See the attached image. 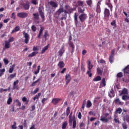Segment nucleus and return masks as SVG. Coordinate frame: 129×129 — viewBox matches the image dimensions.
I'll use <instances>...</instances> for the list:
<instances>
[{"label": "nucleus", "instance_id": "f257e3e1", "mask_svg": "<svg viewBox=\"0 0 129 129\" xmlns=\"http://www.w3.org/2000/svg\"><path fill=\"white\" fill-rule=\"evenodd\" d=\"M64 9L63 8H60L56 12V13L54 15V17L58 19L59 18V16L62 13H64L66 15L67 14H69V15H70V14H72L73 13V11H74V8H72L71 7H70L69 5H66L64 6Z\"/></svg>", "mask_w": 129, "mask_h": 129}, {"label": "nucleus", "instance_id": "f03ea898", "mask_svg": "<svg viewBox=\"0 0 129 129\" xmlns=\"http://www.w3.org/2000/svg\"><path fill=\"white\" fill-rule=\"evenodd\" d=\"M109 115V114L108 113H104L103 115L101 116L100 120L102 122H108V119H111V117H109L108 118H107V116H108Z\"/></svg>", "mask_w": 129, "mask_h": 129}, {"label": "nucleus", "instance_id": "7ed1b4c3", "mask_svg": "<svg viewBox=\"0 0 129 129\" xmlns=\"http://www.w3.org/2000/svg\"><path fill=\"white\" fill-rule=\"evenodd\" d=\"M20 8L25 11L30 10V2L27 1L26 3H21L20 5Z\"/></svg>", "mask_w": 129, "mask_h": 129}, {"label": "nucleus", "instance_id": "20e7f679", "mask_svg": "<svg viewBox=\"0 0 129 129\" xmlns=\"http://www.w3.org/2000/svg\"><path fill=\"white\" fill-rule=\"evenodd\" d=\"M38 12L39 13V15L42 19V22L45 21V14L44 13V8L42 7H39Z\"/></svg>", "mask_w": 129, "mask_h": 129}, {"label": "nucleus", "instance_id": "39448f33", "mask_svg": "<svg viewBox=\"0 0 129 129\" xmlns=\"http://www.w3.org/2000/svg\"><path fill=\"white\" fill-rule=\"evenodd\" d=\"M87 68L88 70L87 71L86 74L91 73V69L93 68V64L91 63V61L90 60H88L87 61Z\"/></svg>", "mask_w": 129, "mask_h": 129}, {"label": "nucleus", "instance_id": "423d86ee", "mask_svg": "<svg viewBox=\"0 0 129 129\" xmlns=\"http://www.w3.org/2000/svg\"><path fill=\"white\" fill-rule=\"evenodd\" d=\"M79 19L81 23H83L85 22V21L86 20V19H87V14L85 13L81 14L79 16Z\"/></svg>", "mask_w": 129, "mask_h": 129}, {"label": "nucleus", "instance_id": "0eeeda50", "mask_svg": "<svg viewBox=\"0 0 129 129\" xmlns=\"http://www.w3.org/2000/svg\"><path fill=\"white\" fill-rule=\"evenodd\" d=\"M23 35L25 38L24 43L25 44H28L29 41H30V36L28 33H26V31L23 32Z\"/></svg>", "mask_w": 129, "mask_h": 129}, {"label": "nucleus", "instance_id": "6e6552de", "mask_svg": "<svg viewBox=\"0 0 129 129\" xmlns=\"http://www.w3.org/2000/svg\"><path fill=\"white\" fill-rule=\"evenodd\" d=\"M17 17L20 19H25L28 17V13L26 12H20L17 14Z\"/></svg>", "mask_w": 129, "mask_h": 129}, {"label": "nucleus", "instance_id": "1a4fd4ad", "mask_svg": "<svg viewBox=\"0 0 129 129\" xmlns=\"http://www.w3.org/2000/svg\"><path fill=\"white\" fill-rule=\"evenodd\" d=\"M114 103L115 104H117V105H123V102H122L119 98L117 97L113 101Z\"/></svg>", "mask_w": 129, "mask_h": 129}, {"label": "nucleus", "instance_id": "9d476101", "mask_svg": "<svg viewBox=\"0 0 129 129\" xmlns=\"http://www.w3.org/2000/svg\"><path fill=\"white\" fill-rule=\"evenodd\" d=\"M128 91L127 89L124 88L122 90L119 91V96H121V95H123L124 94H127Z\"/></svg>", "mask_w": 129, "mask_h": 129}, {"label": "nucleus", "instance_id": "9b49d317", "mask_svg": "<svg viewBox=\"0 0 129 129\" xmlns=\"http://www.w3.org/2000/svg\"><path fill=\"white\" fill-rule=\"evenodd\" d=\"M48 38H50V35H49L48 31L46 30L42 36V39H44L45 41H47L48 40Z\"/></svg>", "mask_w": 129, "mask_h": 129}, {"label": "nucleus", "instance_id": "f8f14e48", "mask_svg": "<svg viewBox=\"0 0 129 129\" xmlns=\"http://www.w3.org/2000/svg\"><path fill=\"white\" fill-rule=\"evenodd\" d=\"M104 15L105 18H109V16H110V12L109 11V10L107 8H105Z\"/></svg>", "mask_w": 129, "mask_h": 129}, {"label": "nucleus", "instance_id": "ddd939ff", "mask_svg": "<svg viewBox=\"0 0 129 129\" xmlns=\"http://www.w3.org/2000/svg\"><path fill=\"white\" fill-rule=\"evenodd\" d=\"M100 5H101V2L99 1L97 5V7L96 9V11L97 14H100L101 13V9H100Z\"/></svg>", "mask_w": 129, "mask_h": 129}, {"label": "nucleus", "instance_id": "4468645a", "mask_svg": "<svg viewBox=\"0 0 129 129\" xmlns=\"http://www.w3.org/2000/svg\"><path fill=\"white\" fill-rule=\"evenodd\" d=\"M44 30H45V27H44V26H41L39 33L37 35L38 39H41V36H42V34H43V31H44Z\"/></svg>", "mask_w": 129, "mask_h": 129}, {"label": "nucleus", "instance_id": "2eb2a0df", "mask_svg": "<svg viewBox=\"0 0 129 129\" xmlns=\"http://www.w3.org/2000/svg\"><path fill=\"white\" fill-rule=\"evenodd\" d=\"M60 101H61V99L59 98H53L51 102L53 103V104H54V105H56Z\"/></svg>", "mask_w": 129, "mask_h": 129}, {"label": "nucleus", "instance_id": "dca6fc26", "mask_svg": "<svg viewBox=\"0 0 129 129\" xmlns=\"http://www.w3.org/2000/svg\"><path fill=\"white\" fill-rule=\"evenodd\" d=\"M113 118V121H114L115 123H118L119 124L120 121L119 118H118V116L117 115V114H114Z\"/></svg>", "mask_w": 129, "mask_h": 129}, {"label": "nucleus", "instance_id": "f3484780", "mask_svg": "<svg viewBox=\"0 0 129 129\" xmlns=\"http://www.w3.org/2000/svg\"><path fill=\"white\" fill-rule=\"evenodd\" d=\"M64 52H65V49H64V46H62L61 48L58 52V56H60V57H62Z\"/></svg>", "mask_w": 129, "mask_h": 129}, {"label": "nucleus", "instance_id": "a211bd4d", "mask_svg": "<svg viewBox=\"0 0 129 129\" xmlns=\"http://www.w3.org/2000/svg\"><path fill=\"white\" fill-rule=\"evenodd\" d=\"M66 84H68L71 81V76L69 74L66 75Z\"/></svg>", "mask_w": 129, "mask_h": 129}, {"label": "nucleus", "instance_id": "6ab92c4d", "mask_svg": "<svg viewBox=\"0 0 129 129\" xmlns=\"http://www.w3.org/2000/svg\"><path fill=\"white\" fill-rule=\"evenodd\" d=\"M75 24L76 26H77L78 24V15H77V13H75L74 16Z\"/></svg>", "mask_w": 129, "mask_h": 129}, {"label": "nucleus", "instance_id": "aec40b11", "mask_svg": "<svg viewBox=\"0 0 129 129\" xmlns=\"http://www.w3.org/2000/svg\"><path fill=\"white\" fill-rule=\"evenodd\" d=\"M49 4L51 6L52 8H58V4L54 2V1H50L49 2Z\"/></svg>", "mask_w": 129, "mask_h": 129}, {"label": "nucleus", "instance_id": "412c9836", "mask_svg": "<svg viewBox=\"0 0 129 129\" xmlns=\"http://www.w3.org/2000/svg\"><path fill=\"white\" fill-rule=\"evenodd\" d=\"M19 80H17L13 83V89H18V85L19 84Z\"/></svg>", "mask_w": 129, "mask_h": 129}, {"label": "nucleus", "instance_id": "4be33fe9", "mask_svg": "<svg viewBox=\"0 0 129 129\" xmlns=\"http://www.w3.org/2000/svg\"><path fill=\"white\" fill-rule=\"evenodd\" d=\"M17 76V73H14V74H11L7 78L8 80H9L10 81H11V80H12V79H14V78H15V77H16Z\"/></svg>", "mask_w": 129, "mask_h": 129}, {"label": "nucleus", "instance_id": "5701e85b", "mask_svg": "<svg viewBox=\"0 0 129 129\" xmlns=\"http://www.w3.org/2000/svg\"><path fill=\"white\" fill-rule=\"evenodd\" d=\"M21 30V28H20V26H16L15 28L14 29V30H12L11 33L14 34V33H16V32H19Z\"/></svg>", "mask_w": 129, "mask_h": 129}, {"label": "nucleus", "instance_id": "b1692460", "mask_svg": "<svg viewBox=\"0 0 129 129\" xmlns=\"http://www.w3.org/2000/svg\"><path fill=\"white\" fill-rule=\"evenodd\" d=\"M58 66L59 69H62V68H64L65 66V63L63 61H60L58 63Z\"/></svg>", "mask_w": 129, "mask_h": 129}, {"label": "nucleus", "instance_id": "393cba45", "mask_svg": "<svg viewBox=\"0 0 129 129\" xmlns=\"http://www.w3.org/2000/svg\"><path fill=\"white\" fill-rule=\"evenodd\" d=\"M115 94H114V91L113 90V89L111 88L110 92H109V97H114Z\"/></svg>", "mask_w": 129, "mask_h": 129}, {"label": "nucleus", "instance_id": "a878e982", "mask_svg": "<svg viewBox=\"0 0 129 129\" xmlns=\"http://www.w3.org/2000/svg\"><path fill=\"white\" fill-rule=\"evenodd\" d=\"M121 112H122V109H121V108H118L117 109H116L114 113L115 114H120V113H121Z\"/></svg>", "mask_w": 129, "mask_h": 129}, {"label": "nucleus", "instance_id": "bb28decb", "mask_svg": "<svg viewBox=\"0 0 129 129\" xmlns=\"http://www.w3.org/2000/svg\"><path fill=\"white\" fill-rule=\"evenodd\" d=\"M37 54H38V51H34L31 53L29 54L28 55V58H32V57H34V56H36Z\"/></svg>", "mask_w": 129, "mask_h": 129}, {"label": "nucleus", "instance_id": "cd10ccee", "mask_svg": "<svg viewBox=\"0 0 129 129\" xmlns=\"http://www.w3.org/2000/svg\"><path fill=\"white\" fill-rule=\"evenodd\" d=\"M11 48V44L8 41H5V49H10Z\"/></svg>", "mask_w": 129, "mask_h": 129}, {"label": "nucleus", "instance_id": "c85d7f7f", "mask_svg": "<svg viewBox=\"0 0 129 129\" xmlns=\"http://www.w3.org/2000/svg\"><path fill=\"white\" fill-rule=\"evenodd\" d=\"M48 49H49V45H48L45 46L42 49V50L41 51V54H44L45 53V52H46V51H47V50H48Z\"/></svg>", "mask_w": 129, "mask_h": 129}, {"label": "nucleus", "instance_id": "c756f323", "mask_svg": "<svg viewBox=\"0 0 129 129\" xmlns=\"http://www.w3.org/2000/svg\"><path fill=\"white\" fill-rule=\"evenodd\" d=\"M86 4H87V6H88V7H90V8H91V7H92L93 2L92 0H87L86 1Z\"/></svg>", "mask_w": 129, "mask_h": 129}, {"label": "nucleus", "instance_id": "7c9ffc66", "mask_svg": "<svg viewBox=\"0 0 129 129\" xmlns=\"http://www.w3.org/2000/svg\"><path fill=\"white\" fill-rule=\"evenodd\" d=\"M15 66H16V64H14L12 66L10 67L9 70V72L10 73H13V72H14V69Z\"/></svg>", "mask_w": 129, "mask_h": 129}, {"label": "nucleus", "instance_id": "2f4dec72", "mask_svg": "<svg viewBox=\"0 0 129 129\" xmlns=\"http://www.w3.org/2000/svg\"><path fill=\"white\" fill-rule=\"evenodd\" d=\"M69 45L70 47H71L72 49V53H73L74 52V49H75V46H74V44L73 43V42H70Z\"/></svg>", "mask_w": 129, "mask_h": 129}, {"label": "nucleus", "instance_id": "473e14b6", "mask_svg": "<svg viewBox=\"0 0 129 129\" xmlns=\"http://www.w3.org/2000/svg\"><path fill=\"white\" fill-rule=\"evenodd\" d=\"M92 106V103H91V101H90V100H88L87 105H86V107L87 108H89L91 107Z\"/></svg>", "mask_w": 129, "mask_h": 129}, {"label": "nucleus", "instance_id": "72a5a7b5", "mask_svg": "<svg viewBox=\"0 0 129 129\" xmlns=\"http://www.w3.org/2000/svg\"><path fill=\"white\" fill-rule=\"evenodd\" d=\"M100 80H101V77L99 76H98L93 79V81H100Z\"/></svg>", "mask_w": 129, "mask_h": 129}, {"label": "nucleus", "instance_id": "f704fd0d", "mask_svg": "<svg viewBox=\"0 0 129 129\" xmlns=\"http://www.w3.org/2000/svg\"><path fill=\"white\" fill-rule=\"evenodd\" d=\"M34 20H39V13H34L33 14Z\"/></svg>", "mask_w": 129, "mask_h": 129}, {"label": "nucleus", "instance_id": "c9c22d12", "mask_svg": "<svg viewBox=\"0 0 129 129\" xmlns=\"http://www.w3.org/2000/svg\"><path fill=\"white\" fill-rule=\"evenodd\" d=\"M84 4V2L79 1L77 2V5L79 7H82L83 8V5Z\"/></svg>", "mask_w": 129, "mask_h": 129}, {"label": "nucleus", "instance_id": "e433bc0d", "mask_svg": "<svg viewBox=\"0 0 129 129\" xmlns=\"http://www.w3.org/2000/svg\"><path fill=\"white\" fill-rule=\"evenodd\" d=\"M78 12L80 14H83L84 11H85V9L84 8H81V7L78 8Z\"/></svg>", "mask_w": 129, "mask_h": 129}, {"label": "nucleus", "instance_id": "4c0bfd02", "mask_svg": "<svg viewBox=\"0 0 129 129\" xmlns=\"http://www.w3.org/2000/svg\"><path fill=\"white\" fill-rule=\"evenodd\" d=\"M67 125H68L67 121H64L62 124V129H66V127H67Z\"/></svg>", "mask_w": 129, "mask_h": 129}, {"label": "nucleus", "instance_id": "58836bf2", "mask_svg": "<svg viewBox=\"0 0 129 129\" xmlns=\"http://www.w3.org/2000/svg\"><path fill=\"white\" fill-rule=\"evenodd\" d=\"M121 126L123 129H127V124H126V122H124L122 123Z\"/></svg>", "mask_w": 129, "mask_h": 129}, {"label": "nucleus", "instance_id": "ea45409f", "mask_svg": "<svg viewBox=\"0 0 129 129\" xmlns=\"http://www.w3.org/2000/svg\"><path fill=\"white\" fill-rule=\"evenodd\" d=\"M97 72L99 75H102V73L103 71L101 70V69L99 68L97 69Z\"/></svg>", "mask_w": 129, "mask_h": 129}, {"label": "nucleus", "instance_id": "a19ab883", "mask_svg": "<svg viewBox=\"0 0 129 129\" xmlns=\"http://www.w3.org/2000/svg\"><path fill=\"white\" fill-rule=\"evenodd\" d=\"M102 84V86L104 87L106 85V82H105V78H103L101 82V85Z\"/></svg>", "mask_w": 129, "mask_h": 129}, {"label": "nucleus", "instance_id": "79ce46f5", "mask_svg": "<svg viewBox=\"0 0 129 129\" xmlns=\"http://www.w3.org/2000/svg\"><path fill=\"white\" fill-rule=\"evenodd\" d=\"M40 96H41V93H38V95H35V96L33 98V100L35 101L36 99H39Z\"/></svg>", "mask_w": 129, "mask_h": 129}, {"label": "nucleus", "instance_id": "37998d69", "mask_svg": "<svg viewBox=\"0 0 129 129\" xmlns=\"http://www.w3.org/2000/svg\"><path fill=\"white\" fill-rule=\"evenodd\" d=\"M129 96H127L126 95H124L122 96V100H124L125 101H126L127 99H128Z\"/></svg>", "mask_w": 129, "mask_h": 129}, {"label": "nucleus", "instance_id": "c03bdc74", "mask_svg": "<svg viewBox=\"0 0 129 129\" xmlns=\"http://www.w3.org/2000/svg\"><path fill=\"white\" fill-rule=\"evenodd\" d=\"M107 6H108V8H109L111 12H112V4L110 3V2H108L106 3Z\"/></svg>", "mask_w": 129, "mask_h": 129}, {"label": "nucleus", "instance_id": "a18cd8bd", "mask_svg": "<svg viewBox=\"0 0 129 129\" xmlns=\"http://www.w3.org/2000/svg\"><path fill=\"white\" fill-rule=\"evenodd\" d=\"M41 69V66H37V70L34 72V74L37 75L40 72V70Z\"/></svg>", "mask_w": 129, "mask_h": 129}, {"label": "nucleus", "instance_id": "49530a36", "mask_svg": "<svg viewBox=\"0 0 129 129\" xmlns=\"http://www.w3.org/2000/svg\"><path fill=\"white\" fill-rule=\"evenodd\" d=\"M6 72V69H0V77H2V76Z\"/></svg>", "mask_w": 129, "mask_h": 129}, {"label": "nucleus", "instance_id": "de8ad7c7", "mask_svg": "<svg viewBox=\"0 0 129 129\" xmlns=\"http://www.w3.org/2000/svg\"><path fill=\"white\" fill-rule=\"evenodd\" d=\"M13 102V99L12 97H9L7 100V104L10 105Z\"/></svg>", "mask_w": 129, "mask_h": 129}, {"label": "nucleus", "instance_id": "09e8293b", "mask_svg": "<svg viewBox=\"0 0 129 129\" xmlns=\"http://www.w3.org/2000/svg\"><path fill=\"white\" fill-rule=\"evenodd\" d=\"M39 81H40V79H38L36 81L33 82L31 84V86H35Z\"/></svg>", "mask_w": 129, "mask_h": 129}, {"label": "nucleus", "instance_id": "8fccbe9b", "mask_svg": "<svg viewBox=\"0 0 129 129\" xmlns=\"http://www.w3.org/2000/svg\"><path fill=\"white\" fill-rule=\"evenodd\" d=\"M123 70H124V73L128 74L129 73V67H128V66L126 67L125 68H124Z\"/></svg>", "mask_w": 129, "mask_h": 129}, {"label": "nucleus", "instance_id": "3c124183", "mask_svg": "<svg viewBox=\"0 0 129 129\" xmlns=\"http://www.w3.org/2000/svg\"><path fill=\"white\" fill-rule=\"evenodd\" d=\"M70 114V107H68L66 110V114L67 116Z\"/></svg>", "mask_w": 129, "mask_h": 129}, {"label": "nucleus", "instance_id": "603ef678", "mask_svg": "<svg viewBox=\"0 0 129 129\" xmlns=\"http://www.w3.org/2000/svg\"><path fill=\"white\" fill-rule=\"evenodd\" d=\"M31 30L33 32H36L37 31V27L35 25H32L31 26Z\"/></svg>", "mask_w": 129, "mask_h": 129}, {"label": "nucleus", "instance_id": "864d4df0", "mask_svg": "<svg viewBox=\"0 0 129 129\" xmlns=\"http://www.w3.org/2000/svg\"><path fill=\"white\" fill-rule=\"evenodd\" d=\"M11 127L12 129H17V122L16 121H14V124L12 125Z\"/></svg>", "mask_w": 129, "mask_h": 129}, {"label": "nucleus", "instance_id": "5fc2aeb1", "mask_svg": "<svg viewBox=\"0 0 129 129\" xmlns=\"http://www.w3.org/2000/svg\"><path fill=\"white\" fill-rule=\"evenodd\" d=\"M109 60L110 63H112L113 62V56L110 55L109 57Z\"/></svg>", "mask_w": 129, "mask_h": 129}, {"label": "nucleus", "instance_id": "6e6d98bb", "mask_svg": "<svg viewBox=\"0 0 129 129\" xmlns=\"http://www.w3.org/2000/svg\"><path fill=\"white\" fill-rule=\"evenodd\" d=\"M77 124V123L76 122V120H74L73 122V128H75V127H76Z\"/></svg>", "mask_w": 129, "mask_h": 129}, {"label": "nucleus", "instance_id": "4d7b16f0", "mask_svg": "<svg viewBox=\"0 0 129 129\" xmlns=\"http://www.w3.org/2000/svg\"><path fill=\"white\" fill-rule=\"evenodd\" d=\"M122 76H123V75H122V73L121 72L118 73L117 74V77H118V78H121Z\"/></svg>", "mask_w": 129, "mask_h": 129}, {"label": "nucleus", "instance_id": "13d9d810", "mask_svg": "<svg viewBox=\"0 0 129 129\" xmlns=\"http://www.w3.org/2000/svg\"><path fill=\"white\" fill-rule=\"evenodd\" d=\"M89 114L90 115H93L94 116H95L96 115V114L93 112V111H90L89 112Z\"/></svg>", "mask_w": 129, "mask_h": 129}, {"label": "nucleus", "instance_id": "bf43d9fd", "mask_svg": "<svg viewBox=\"0 0 129 129\" xmlns=\"http://www.w3.org/2000/svg\"><path fill=\"white\" fill-rule=\"evenodd\" d=\"M15 102H17V105L18 106H21V105H22V104L21 103V102H20V100H19V99L15 100Z\"/></svg>", "mask_w": 129, "mask_h": 129}, {"label": "nucleus", "instance_id": "052dcab7", "mask_svg": "<svg viewBox=\"0 0 129 129\" xmlns=\"http://www.w3.org/2000/svg\"><path fill=\"white\" fill-rule=\"evenodd\" d=\"M111 26L115 27L116 26V21L115 20H113L112 22H111Z\"/></svg>", "mask_w": 129, "mask_h": 129}, {"label": "nucleus", "instance_id": "680f3d73", "mask_svg": "<svg viewBox=\"0 0 129 129\" xmlns=\"http://www.w3.org/2000/svg\"><path fill=\"white\" fill-rule=\"evenodd\" d=\"M4 62L5 63V65H8V64H9V59L7 58H4Z\"/></svg>", "mask_w": 129, "mask_h": 129}, {"label": "nucleus", "instance_id": "e2e57ef3", "mask_svg": "<svg viewBox=\"0 0 129 129\" xmlns=\"http://www.w3.org/2000/svg\"><path fill=\"white\" fill-rule=\"evenodd\" d=\"M67 19V14H65L63 17H62L60 18L61 21H63V20H66V19Z\"/></svg>", "mask_w": 129, "mask_h": 129}, {"label": "nucleus", "instance_id": "0e129e2a", "mask_svg": "<svg viewBox=\"0 0 129 129\" xmlns=\"http://www.w3.org/2000/svg\"><path fill=\"white\" fill-rule=\"evenodd\" d=\"M31 3L33 5H34L35 6L38 5V2H37V0H32Z\"/></svg>", "mask_w": 129, "mask_h": 129}, {"label": "nucleus", "instance_id": "69168bd1", "mask_svg": "<svg viewBox=\"0 0 129 129\" xmlns=\"http://www.w3.org/2000/svg\"><path fill=\"white\" fill-rule=\"evenodd\" d=\"M73 121V118L72 117H69V123H70V125H72V122Z\"/></svg>", "mask_w": 129, "mask_h": 129}, {"label": "nucleus", "instance_id": "338daca9", "mask_svg": "<svg viewBox=\"0 0 129 129\" xmlns=\"http://www.w3.org/2000/svg\"><path fill=\"white\" fill-rule=\"evenodd\" d=\"M11 18L13 19V20H15L16 18V14L15 13H13L11 15Z\"/></svg>", "mask_w": 129, "mask_h": 129}, {"label": "nucleus", "instance_id": "774afa93", "mask_svg": "<svg viewBox=\"0 0 129 129\" xmlns=\"http://www.w3.org/2000/svg\"><path fill=\"white\" fill-rule=\"evenodd\" d=\"M14 38L13 37H12L9 38L8 42L10 43H11V42H14Z\"/></svg>", "mask_w": 129, "mask_h": 129}]
</instances>
